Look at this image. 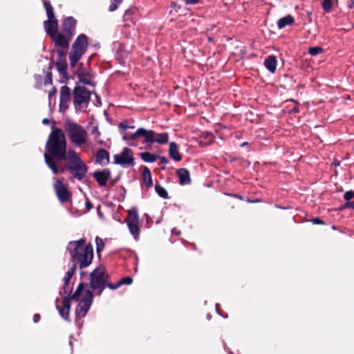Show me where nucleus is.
<instances>
[{
	"label": "nucleus",
	"mask_w": 354,
	"mask_h": 354,
	"mask_svg": "<svg viewBox=\"0 0 354 354\" xmlns=\"http://www.w3.org/2000/svg\"><path fill=\"white\" fill-rule=\"evenodd\" d=\"M46 33L53 41L55 45L63 49H68L72 37H67L65 34L58 32V28H49L46 30Z\"/></svg>",
	"instance_id": "423d86ee"
},
{
	"label": "nucleus",
	"mask_w": 354,
	"mask_h": 354,
	"mask_svg": "<svg viewBox=\"0 0 354 354\" xmlns=\"http://www.w3.org/2000/svg\"><path fill=\"white\" fill-rule=\"evenodd\" d=\"M351 8L353 7L354 6V0H351Z\"/></svg>",
	"instance_id": "680f3d73"
},
{
	"label": "nucleus",
	"mask_w": 354,
	"mask_h": 354,
	"mask_svg": "<svg viewBox=\"0 0 354 354\" xmlns=\"http://www.w3.org/2000/svg\"><path fill=\"white\" fill-rule=\"evenodd\" d=\"M353 198H354V192H353V191H348V192H345V194L344 195V198L347 201H349L351 199H352Z\"/></svg>",
	"instance_id": "79ce46f5"
},
{
	"label": "nucleus",
	"mask_w": 354,
	"mask_h": 354,
	"mask_svg": "<svg viewBox=\"0 0 354 354\" xmlns=\"http://www.w3.org/2000/svg\"><path fill=\"white\" fill-rule=\"evenodd\" d=\"M133 281L132 278L129 277H126L121 279L119 281L115 283H112V290L117 289L122 284H131Z\"/></svg>",
	"instance_id": "c756f323"
},
{
	"label": "nucleus",
	"mask_w": 354,
	"mask_h": 354,
	"mask_svg": "<svg viewBox=\"0 0 354 354\" xmlns=\"http://www.w3.org/2000/svg\"><path fill=\"white\" fill-rule=\"evenodd\" d=\"M86 207L87 211H89L91 209L93 208V205H92L91 202L89 201L88 200H87L86 202Z\"/></svg>",
	"instance_id": "8fccbe9b"
},
{
	"label": "nucleus",
	"mask_w": 354,
	"mask_h": 354,
	"mask_svg": "<svg viewBox=\"0 0 354 354\" xmlns=\"http://www.w3.org/2000/svg\"><path fill=\"white\" fill-rule=\"evenodd\" d=\"M322 8L325 12H330L332 8L331 0H323L322 1Z\"/></svg>",
	"instance_id": "e433bc0d"
},
{
	"label": "nucleus",
	"mask_w": 354,
	"mask_h": 354,
	"mask_svg": "<svg viewBox=\"0 0 354 354\" xmlns=\"http://www.w3.org/2000/svg\"><path fill=\"white\" fill-rule=\"evenodd\" d=\"M53 187L55 194L61 203H66L71 200V194L68 191L67 187L64 184L62 180H57Z\"/></svg>",
	"instance_id": "f8f14e48"
},
{
	"label": "nucleus",
	"mask_w": 354,
	"mask_h": 354,
	"mask_svg": "<svg viewBox=\"0 0 354 354\" xmlns=\"http://www.w3.org/2000/svg\"><path fill=\"white\" fill-rule=\"evenodd\" d=\"M292 112L298 113L299 112V108L296 106H294V108L292 110Z\"/></svg>",
	"instance_id": "052dcab7"
},
{
	"label": "nucleus",
	"mask_w": 354,
	"mask_h": 354,
	"mask_svg": "<svg viewBox=\"0 0 354 354\" xmlns=\"http://www.w3.org/2000/svg\"><path fill=\"white\" fill-rule=\"evenodd\" d=\"M155 189H156V192L158 194V195L160 196H161L163 198H168L167 192L166 191V189L164 187H162V186H160L159 185H156Z\"/></svg>",
	"instance_id": "f704fd0d"
},
{
	"label": "nucleus",
	"mask_w": 354,
	"mask_h": 354,
	"mask_svg": "<svg viewBox=\"0 0 354 354\" xmlns=\"http://www.w3.org/2000/svg\"><path fill=\"white\" fill-rule=\"evenodd\" d=\"M108 274L102 269L96 268L90 274V284L95 295H100L106 286L111 288V283H106Z\"/></svg>",
	"instance_id": "20e7f679"
},
{
	"label": "nucleus",
	"mask_w": 354,
	"mask_h": 354,
	"mask_svg": "<svg viewBox=\"0 0 354 354\" xmlns=\"http://www.w3.org/2000/svg\"><path fill=\"white\" fill-rule=\"evenodd\" d=\"M63 308L66 309V312H70L71 304L70 299L67 297H64L63 299Z\"/></svg>",
	"instance_id": "ea45409f"
},
{
	"label": "nucleus",
	"mask_w": 354,
	"mask_h": 354,
	"mask_svg": "<svg viewBox=\"0 0 354 354\" xmlns=\"http://www.w3.org/2000/svg\"><path fill=\"white\" fill-rule=\"evenodd\" d=\"M135 128L134 126H131L129 124V122L127 120H123L118 124V131L120 134L124 135L123 139L124 140H131L130 138V136L132 133H129L128 132L129 129H133Z\"/></svg>",
	"instance_id": "f3484780"
},
{
	"label": "nucleus",
	"mask_w": 354,
	"mask_h": 354,
	"mask_svg": "<svg viewBox=\"0 0 354 354\" xmlns=\"http://www.w3.org/2000/svg\"><path fill=\"white\" fill-rule=\"evenodd\" d=\"M52 73L50 71H48L44 80V84L46 85L47 84H52Z\"/></svg>",
	"instance_id": "37998d69"
},
{
	"label": "nucleus",
	"mask_w": 354,
	"mask_h": 354,
	"mask_svg": "<svg viewBox=\"0 0 354 354\" xmlns=\"http://www.w3.org/2000/svg\"><path fill=\"white\" fill-rule=\"evenodd\" d=\"M168 140L169 138L168 134L167 133H162L159 134L156 133L155 142H158V144H166L168 142Z\"/></svg>",
	"instance_id": "7c9ffc66"
},
{
	"label": "nucleus",
	"mask_w": 354,
	"mask_h": 354,
	"mask_svg": "<svg viewBox=\"0 0 354 354\" xmlns=\"http://www.w3.org/2000/svg\"><path fill=\"white\" fill-rule=\"evenodd\" d=\"M44 6L46 10L48 20L44 22L45 30L49 28H58V21L55 18L53 8L49 1H44Z\"/></svg>",
	"instance_id": "ddd939ff"
},
{
	"label": "nucleus",
	"mask_w": 354,
	"mask_h": 354,
	"mask_svg": "<svg viewBox=\"0 0 354 354\" xmlns=\"http://www.w3.org/2000/svg\"><path fill=\"white\" fill-rule=\"evenodd\" d=\"M51 68H52V65H51V64H50V65H49V67H48V69H49V70H50Z\"/></svg>",
	"instance_id": "0e129e2a"
},
{
	"label": "nucleus",
	"mask_w": 354,
	"mask_h": 354,
	"mask_svg": "<svg viewBox=\"0 0 354 354\" xmlns=\"http://www.w3.org/2000/svg\"><path fill=\"white\" fill-rule=\"evenodd\" d=\"M71 299L79 301L75 310L76 316L82 318L86 316L93 301V293L89 290H84V284L80 283Z\"/></svg>",
	"instance_id": "7ed1b4c3"
},
{
	"label": "nucleus",
	"mask_w": 354,
	"mask_h": 354,
	"mask_svg": "<svg viewBox=\"0 0 354 354\" xmlns=\"http://www.w3.org/2000/svg\"><path fill=\"white\" fill-rule=\"evenodd\" d=\"M294 23V18L291 15H287L278 20L277 26L279 29L285 28L286 26Z\"/></svg>",
	"instance_id": "bb28decb"
},
{
	"label": "nucleus",
	"mask_w": 354,
	"mask_h": 354,
	"mask_svg": "<svg viewBox=\"0 0 354 354\" xmlns=\"http://www.w3.org/2000/svg\"><path fill=\"white\" fill-rule=\"evenodd\" d=\"M77 268L76 263H73L71 266V268L67 271L66 276L71 278L74 273L75 272Z\"/></svg>",
	"instance_id": "a19ab883"
},
{
	"label": "nucleus",
	"mask_w": 354,
	"mask_h": 354,
	"mask_svg": "<svg viewBox=\"0 0 354 354\" xmlns=\"http://www.w3.org/2000/svg\"><path fill=\"white\" fill-rule=\"evenodd\" d=\"M82 64H80V67L76 71V73L80 79V81L85 84L93 85V82L90 78L89 73L85 69L82 68Z\"/></svg>",
	"instance_id": "aec40b11"
},
{
	"label": "nucleus",
	"mask_w": 354,
	"mask_h": 354,
	"mask_svg": "<svg viewBox=\"0 0 354 354\" xmlns=\"http://www.w3.org/2000/svg\"><path fill=\"white\" fill-rule=\"evenodd\" d=\"M142 180L147 187H151V185H152L151 174L150 170L147 167H143Z\"/></svg>",
	"instance_id": "cd10ccee"
},
{
	"label": "nucleus",
	"mask_w": 354,
	"mask_h": 354,
	"mask_svg": "<svg viewBox=\"0 0 354 354\" xmlns=\"http://www.w3.org/2000/svg\"><path fill=\"white\" fill-rule=\"evenodd\" d=\"M44 156L45 162L46 163L48 167L52 170L54 174L63 173L64 170L66 169L65 167H58L55 162L56 158H53V157L47 154V153H44Z\"/></svg>",
	"instance_id": "dca6fc26"
},
{
	"label": "nucleus",
	"mask_w": 354,
	"mask_h": 354,
	"mask_svg": "<svg viewBox=\"0 0 354 354\" xmlns=\"http://www.w3.org/2000/svg\"><path fill=\"white\" fill-rule=\"evenodd\" d=\"M67 169L78 180H82L87 172V166L82 160H77L75 162L69 164Z\"/></svg>",
	"instance_id": "1a4fd4ad"
},
{
	"label": "nucleus",
	"mask_w": 354,
	"mask_h": 354,
	"mask_svg": "<svg viewBox=\"0 0 354 354\" xmlns=\"http://www.w3.org/2000/svg\"><path fill=\"white\" fill-rule=\"evenodd\" d=\"M86 241L85 239H80L77 241H70L67 246L71 261L74 263H77L80 269L88 267L93 258V246L90 243L86 245Z\"/></svg>",
	"instance_id": "f257e3e1"
},
{
	"label": "nucleus",
	"mask_w": 354,
	"mask_h": 354,
	"mask_svg": "<svg viewBox=\"0 0 354 354\" xmlns=\"http://www.w3.org/2000/svg\"><path fill=\"white\" fill-rule=\"evenodd\" d=\"M122 1V0H114V3H112V11L115 10Z\"/></svg>",
	"instance_id": "a18cd8bd"
},
{
	"label": "nucleus",
	"mask_w": 354,
	"mask_h": 354,
	"mask_svg": "<svg viewBox=\"0 0 354 354\" xmlns=\"http://www.w3.org/2000/svg\"><path fill=\"white\" fill-rule=\"evenodd\" d=\"M169 156L176 161H180L182 157L178 151L177 145L172 142L169 145Z\"/></svg>",
	"instance_id": "393cba45"
},
{
	"label": "nucleus",
	"mask_w": 354,
	"mask_h": 354,
	"mask_svg": "<svg viewBox=\"0 0 354 354\" xmlns=\"http://www.w3.org/2000/svg\"><path fill=\"white\" fill-rule=\"evenodd\" d=\"M277 59L275 56L270 55L264 61V66L272 73H274L277 68Z\"/></svg>",
	"instance_id": "4be33fe9"
},
{
	"label": "nucleus",
	"mask_w": 354,
	"mask_h": 354,
	"mask_svg": "<svg viewBox=\"0 0 354 354\" xmlns=\"http://www.w3.org/2000/svg\"><path fill=\"white\" fill-rule=\"evenodd\" d=\"M158 158L160 159L161 164H167L168 162L167 159L165 157H158Z\"/></svg>",
	"instance_id": "603ef678"
},
{
	"label": "nucleus",
	"mask_w": 354,
	"mask_h": 354,
	"mask_svg": "<svg viewBox=\"0 0 354 354\" xmlns=\"http://www.w3.org/2000/svg\"><path fill=\"white\" fill-rule=\"evenodd\" d=\"M176 174L179 178L180 185H187L191 182L189 172L185 168H181L177 170Z\"/></svg>",
	"instance_id": "412c9836"
},
{
	"label": "nucleus",
	"mask_w": 354,
	"mask_h": 354,
	"mask_svg": "<svg viewBox=\"0 0 354 354\" xmlns=\"http://www.w3.org/2000/svg\"><path fill=\"white\" fill-rule=\"evenodd\" d=\"M126 221L131 234L134 239L138 241L140 234L139 216L136 208H131L128 211Z\"/></svg>",
	"instance_id": "39448f33"
},
{
	"label": "nucleus",
	"mask_w": 354,
	"mask_h": 354,
	"mask_svg": "<svg viewBox=\"0 0 354 354\" xmlns=\"http://www.w3.org/2000/svg\"><path fill=\"white\" fill-rule=\"evenodd\" d=\"M140 157L141 158L145 161V162H155L157 158H158V156L153 154V153H151L149 152H143V153H140Z\"/></svg>",
	"instance_id": "c85d7f7f"
},
{
	"label": "nucleus",
	"mask_w": 354,
	"mask_h": 354,
	"mask_svg": "<svg viewBox=\"0 0 354 354\" xmlns=\"http://www.w3.org/2000/svg\"><path fill=\"white\" fill-rule=\"evenodd\" d=\"M65 160H67L69 162V164H71L72 162H75L77 160H82L76 153L75 151L70 150L68 153H66V158Z\"/></svg>",
	"instance_id": "2f4dec72"
},
{
	"label": "nucleus",
	"mask_w": 354,
	"mask_h": 354,
	"mask_svg": "<svg viewBox=\"0 0 354 354\" xmlns=\"http://www.w3.org/2000/svg\"><path fill=\"white\" fill-rule=\"evenodd\" d=\"M71 89L67 86H63L60 89V101L62 103H68L70 100Z\"/></svg>",
	"instance_id": "a878e982"
},
{
	"label": "nucleus",
	"mask_w": 354,
	"mask_h": 354,
	"mask_svg": "<svg viewBox=\"0 0 354 354\" xmlns=\"http://www.w3.org/2000/svg\"><path fill=\"white\" fill-rule=\"evenodd\" d=\"M62 292L64 295H70L72 292V288H69L68 285H64Z\"/></svg>",
	"instance_id": "c03bdc74"
},
{
	"label": "nucleus",
	"mask_w": 354,
	"mask_h": 354,
	"mask_svg": "<svg viewBox=\"0 0 354 354\" xmlns=\"http://www.w3.org/2000/svg\"><path fill=\"white\" fill-rule=\"evenodd\" d=\"M114 48H118L120 50V52L118 51L116 53L115 59L118 62L119 64H124V57L127 54L126 50H124V47L122 44L120 43H115L114 44Z\"/></svg>",
	"instance_id": "5701e85b"
},
{
	"label": "nucleus",
	"mask_w": 354,
	"mask_h": 354,
	"mask_svg": "<svg viewBox=\"0 0 354 354\" xmlns=\"http://www.w3.org/2000/svg\"><path fill=\"white\" fill-rule=\"evenodd\" d=\"M56 92H57V90H56V88H55V87H53V88H52V90H50V91H49V93H48V97H49V99H50V98H51L52 97H53V96H55V95Z\"/></svg>",
	"instance_id": "09e8293b"
},
{
	"label": "nucleus",
	"mask_w": 354,
	"mask_h": 354,
	"mask_svg": "<svg viewBox=\"0 0 354 354\" xmlns=\"http://www.w3.org/2000/svg\"><path fill=\"white\" fill-rule=\"evenodd\" d=\"M96 161L100 165H104L109 161V154L108 151L104 149L98 151L96 155Z\"/></svg>",
	"instance_id": "b1692460"
},
{
	"label": "nucleus",
	"mask_w": 354,
	"mask_h": 354,
	"mask_svg": "<svg viewBox=\"0 0 354 354\" xmlns=\"http://www.w3.org/2000/svg\"><path fill=\"white\" fill-rule=\"evenodd\" d=\"M59 108L62 111H65L68 109V103H62V101H60Z\"/></svg>",
	"instance_id": "de8ad7c7"
},
{
	"label": "nucleus",
	"mask_w": 354,
	"mask_h": 354,
	"mask_svg": "<svg viewBox=\"0 0 354 354\" xmlns=\"http://www.w3.org/2000/svg\"><path fill=\"white\" fill-rule=\"evenodd\" d=\"M91 134H99L98 129L97 126L91 125Z\"/></svg>",
	"instance_id": "49530a36"
},
{
	"label": "nucleus",
	"mask_w": 354,
	"mask_h": 354,
	"mask_svg": "<svg viewBox=\"0 0 354 354\" xmlns=\"http://www.w3.org/2000/svg\"><path fill=\"white\" fill-rule=\"evenodd\" d=\"M57 53L59 55V59L56 62L57 69L60 73L65 74L67 68L66 53L59 50L57 51Z\"/></svg>",
	"instance_id": "a211bd4d"
},
{
	"label": "nucleus",
	"mask_w": 354,
	"mask_h": 354,
	"mask_svg": "<svg viewBox=\"0 0 354 354\" xmlns=\"http://www.w3.org/2000/svg\"><path fill=\"white\" fill-rule=\"evenodd\" d=\"M139 137H143L145 138L143 142L148 146H151L155 142L156 133L152 130L139 128L135 133L131 134L130 138L135 140Z\"/></svg>",
	"instance_id": "9d476101"
},
{
	"label": "nucleus",
	"mask_w": 354,
	"mask_h": 354,
	"mask_svg": "<svg viewBox=\"0 0 354 354\" xmlns=\"http://www.w3.org/2000/svg\"><path fill=\"white\" fill-rule=\"evenodd\" d=\"M71 279V278H70V277H68L65 276V277H64V285H68V282H69V281H70V279Z\"/></svg>",
	"instance_id": "6e6d98bb"
},
{
	"label": "nucleus",
	"mask_w": 354,
	"mask_h": 354,
	"mask_svg": "<svg viewBox=\"0 0 354 354\" xmlns=\"http://www.w3.org/2000/svg\"><path fill=\"white\" fill-rule=\"evenodd\" d=\"M344 207L354 208V202H347L344 205Z\"/></svg>",
	"instance_id": "3c124183"
},
{
	"label": "nucleus",
	"mask_w": 354,
	"mask_h": 354,
	"mask_svg": "<svg viewBox=\"0 0 354 354\" xmlns=\"http://www.w3.org/2000/svg\"><path fill=\"white\" fill-rule=\"evenodd\" d=\"M47 154L57 161L66 158V140L63 131L58 128L53 129L46 143Z\"/></svg>",
	"instance_id": "f03ea898"
},
{
	"label": "nucleus",
	"mask_w": 354,
	"mask_h": 354,
	"mask_svg": "<svg viewBox=\"0 0 354 354\" xmlns=\"http://www.w3.org/2000/svg\"><path fill=\"white\" fill-rule=\"evenodd\" d=\"M97 214H98L99 216H100L101 218L103 217L102 213L101 212V207L100 206L97 207Z\"/></svg>",
	"instance_id": "4d7b16f0"
},
{
	"label": "nucleus",
	"mask_w": 354,
	"mask_h": 354,
	"mask_svg": "<svg viewBox=\"0 0 354 354\" xmlns=\"http://www.w3.org/2000/svg\"><path fill=\"white\" fill-rule=\"evenodd\" d=\"M56 302L57 303L58 302V299H57ZM57 309L59 310V315H61V317L66 319V320H68V317H69V312L67 311L66 313V309L63 308H60L59 306L57 304Z\"/></svg>",
	"instance_id": "c9c22d12"
},
{
	"label": "nucleus",
	"mask_w": 354,
	"mask_h": 354,
	"mask_svg": "<svg viewBox=\"0 0 354 354\" xmlns=\"http://www.w3.org/2000/svg\"><path fill=\"white\" fill-rule=\"evenodd\" d=\"M64 129L70 140L79 136H87L86 131L82 127L70 120L65 122Z\"/></svg>",
	"instance_id": "6e6552de"
},
{
	"label": "nucleus",
	"mask_w": 354,
	"mask_h": 354,
	"mask_svg": "<svg viewBox=\"0 0 354 354\" xmlns=\"http://www.w3.org/2000/svg\"><path fill=\"white\" fill-rule=\"evenodd\" d=\"M95 242L97 245V252L100 253L104 248V243L102 239L97 236L95 238Z\"/></svg>",
	"instance_id": "58836bf2"
},
{
	"label": "nucleus",
	"mask_w": 354,
	"mask_h": 354,
	"mask_svg": "<svg viewBox=\"0 0 354 354\" xmlns=\"http://www.w3.org/2000/svg\"><path fill=\"white\" fill-rule=\"evenodd\" d=\"M110 172L108 170L97 171L93 173V177L101 186H104L109 179Z\"/></svg>",
	"instance_id": "6ab92c4d"
},
{
	"label": "nucleus",
	"mask_w": 354,
	"mask_h": 354,
	"mask_svg": "<svg viewBox=\"0 0 354 354\" xmlns=\"http://www.w3.org/2000/svg\"><path fill=\"white\" fill-rule=\"evenodd\" d=\"M87 46L88 38L85 35L82 34L76 39L73 43L71 52L82 56L85 53Z\"/></svg>",
	"instance_id": "4468645a"
},
{
	"label": "nucleus",
	"mask_w": 354,
	"mask_h": 354,
	"mask_svg": "<svg viewBox=\"0 0 354 354\" xmlns=\"http://www.w3.org/2000/svg\"><path fill=\"white\" fill-rule=\"evenodd\" d=\"M91 92L84 86H76L73 92V103L75 106L87 104L90 100Z\"/></svg>",
	"instance_id": "0eeeda50"
},
{
	"label": "nucleus",
	"mask_w": 354,
	"mask_h": 354,
	"mask_svg": "<svg viewBox=\"0 0 354 354\" xmlns=\"http://www.w3.org/2000/svg\"><path fill=\"white\" fill-rule=\"evenodd\" d=\"M40 319V315L39 314H35L33 316V321L34 322L37 323Z\"/></svg>",
	"instance_id": "864d4df0"
},
{
	"label": "nucleus",
	"mask_w": 354,
	"mask_h": 354,
	"mask_svg": "<svg viewBox=\"0 0 354 354\" xmlns=\"http://www.w3.org/2000/svg\"><path fill=\"white\" fill-rule=\"evenodd\" d=\"M323 52V49L321 47H311L308 49V53L311 55H316Z\"/></svg>",
	"instance_id": "4c0bfd02"
},
{
	"label": "nucleus",
	"mask_w": 354,
	"mask_h": 354,
	"mask_svg": "<svg viewBox=\"0 0 354 354\" xmlns=\"http://www.w3.org/2000/svg\"><path fill=\"white\" fill-rule=\"evenodd\" d=\"M76 26V20L72 17H66L62 24V33L72 37Z\"/></svg>",
	"instance_id": "2eb2a0df"
},
{
	"label": "nucleus",
	"mask_w": 354,
	"mask_h": 354,
	"mask_svg": "<svg viewBox=\"0 0 354 354\" xmlns=\"http://www.w3.org/2000/svg\"><path fill=\"white\" fill-rule=\"evenodd\" d=\"M313 223L316 224L322 223V222L319 218H314Z\"/></svg>",
	"instance_id": "bf43d9fd"
},
{
	"label": "nucleus",
	"mask_w": 354,
	"mask_h": 354,
	"mask_svg": "<svg viewBox=\"0 0 354 354\" xmlns=\"http://www.w3.org/2000/svg\"><path fill=\"white\" fill-rule=\"evenodd\" d=\"M82 55H80L76 53H73L72 52L69 54V60H70V66L71 67H75L77 62L80 59Z\"/></svg>",
	"instance_id": "473e14b6"
},
{
	"label": "nucleus",
	"mask_w": 354,
	"mask_h": 354,
	"mask_svg": "<svg viewBox=\"0 0 354 354\" xmlns=\"http://www.w3.org/2000/svg\"><path fill=\"white\" fill-rule=\"evenodd\" d=\"M247 144H248L247 142H243V143L241 145V146H246V145H247Z\"/></svg>",
	"instance_id": "e2e57ef3"
},
{
	"label": "nucleus",
	"mask_w": 354,
	"mask_h": 354,
	"mask_svg": "<svg viewBox=\"0 0 354 354\" xmlns=\"http://www.w3.org/2000/svg\"><path fill=\"white\" fill-rule=\"evenodd\" d=\"M199 0H185L187 4H194L198 2Z\"/></svg>",
	"instance_id": "5fc2aeb1"
},
{
	"label": "nucleus",
	"mask_w": 354,
	"mask_h": 354,
	"mask_svg": "<svg viewBox=\"0 0 354 354\" xmlns=\"http://www.w3.org/2000/svg\"><path fill=\"white\" fill-rule=\"evenodd\" d=\"M42 122L44 124H50V120L48 118H44V119H43Z\"/></svg>",
	"instance_id": "13d9d810"
},
{
	"label": "nucleus",
	"mask_w": 354,
	"mask_h": 354,
	"mask_svg": "<svg viewBox=\"0 0 354 354\" xmlns=\"http://www.w3.org/2000/svg\"><path fill=\"white\" fill-rule=\"evenodd\" d=\"M87 136H79L71 139V141L74 143L75 145L80 146L84 144L86 142Z\"/></svg>",
	"instance_id": "72a5a7b5"
},
{
	"label": "nucleus",
	"mask_w": 354,
	"mask_h": 354,
	"mask_svg": "<svg viewBox=\"0 0 354 354\" xmlns=\"http://www.w3.org/2000/svg\"><path fill=\"white\" fill-rule=\"evenodd\" d=\"M114 162L122 166L133 165L135 162L132 151L127 147H124L121 153L114 156Z\"/></svg>",
	"instance_id": "9b49d317"
}]
</instances>
